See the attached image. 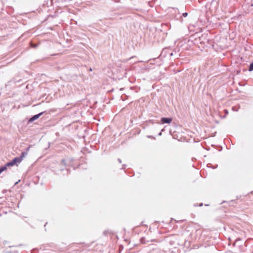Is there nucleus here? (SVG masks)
<instances>
[{
	"label": "nucleus",
	"instance_id": "obj_1",
	"mask_svg": "<svg viewBox=\"0 0 253 253\" xmlns=\"http://www.w3.org/2000/svg\"><path fill=\"white\" fill-rule=\"evenodd\" d=\"M26 154L24 153H22L21 156L19 158H15L13 160V163L15 165H17L18 164H19L21 162V161L23 160L24 157L25 156Z\"/></svg>",
	"mask_w": 253,
	"mask_h": 253
},
{
	"label": "nucleus",
	"instance_id": "obj_2",
	"mask_svg": "<svg viewBox=\"0 0 253 253\" xmlns=\"http://www.w3.org/2000/svg\"><path fill=\"white\" fill-rule=\"evenodd\" d=\"M172 118H162L161 119V123L162 124H164V123H168V124H170L171 122H172Z\"/></svg>",
	"mask_w": 253,
	"mask_h": 253
},
{
	"label": "nucleus",
	"instance_id": "obj_3",
	"mask_svg": "<svg viewBox=\"0 0 253 253\" xmlns=\"http://www.w3.org/2000/svg\"><path fill=\"white\" fill-rule=\"evenodd\" d=\"M42 114V113H40L38 115H35L33 118H31V120H35L36 119H37L38 118H39V117Z\"/></svg>",
	"mask_w": 253,
	"mask_h": 253
},
{
	"label": "nucleus",
	"instance_id": "obj_4",
	"mask_svg": "<svg viewBox=\"0 0 253 253\" xmlns=\"http://www.w3.org/2000/svg\"><path fill=\"white\" fill-rule=\"evenodd\" d=\"M14 165H15V164H14V163H13V161H11V162H9V163H8L6 165V166H5V167H6L7 168V167L13 166H14Z\"/></svg>",
	"mask_w": 253,
	"mask_h": 253
},
{
	"label": "nucleus",
	"instance_id": "obj_5",
	"mask_svg": "<svg viewBox=\"0 0 253 253\" xmlns=\"http://www.w3.org/2000/svg\"><path fill=\"white\" fill-rule=\"evenodd\" d=\"M249 70L250 71H252L253 70V63H252L250 66V68H249Z\"/></svg>",
	"mask_w": 253,
	"mask_h": 253
},
{
	"label": "nucleus",
	"instance_id": "obj_6",
	"mask_svg": "<svg viewBox=\"0 0 253 253\" xmlns=\"http://www.w3.org/2000/svg\"><path fill=\"white\" fill-rule=\"evenodd\" d=\"M187 15H188V14H187V13H186V12L184 13L183 14V15L184 17L187 16Z\"/></svg>",
	"mask_w": 253,
	"mask_h": 253
}]
</instances>
